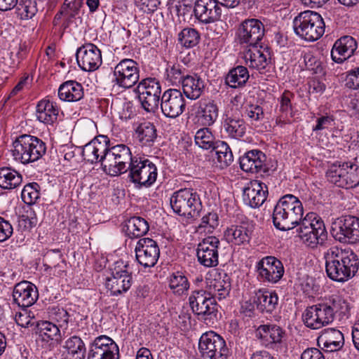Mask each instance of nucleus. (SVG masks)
I'll return each instance as SVG.
<instances>
[{
	"label": "nucleus",
	"instance_id": "obj_7",
	"mask_svg": "<svg viewBox=\"0 0 359 359\" xmlns=\"http://www.w3.org/2000/svg\"><path fill=\"white\" fill-rule=\"evenodd\" d=\"M102 163L103 170L109 175L118 176L129 170L130 164L135 160L130 149L126 144L109 145Z\"/></svg>",
	"mask_w": 359,
	"mask_h": 359
},
{
	"label": "nucleus",
	"instance_id": "obj_55",
	"mask_svg": "<svg viewBox=\"0 0 359 359\" xmlns=\"http://www.w3.org/2000/svg\"><path fill=\"white\" fill-rule=\"evenodd\" d=\"M37 222L38 219L34 211L27 210L25 214L20 217L18 225L20 228L23 230H30L36 226Z\"/></svg>",
	"mask_w": 359,
	"mask_h": 359
},
{
	"label": "nucleus",
	"instance_id": "obj_19",
	"mask_svg": "<svg viewBox=\"0 0 359 359\" xmlns=\"http://www.w3.org/2000/svg\"><path fill=\"white\" fill-rule=\"evenodd\" d=\"M76 57L79 67L85 72H94L102 63L101 50L91 43L79 47L76 50Z\"/></svg>",
	"mask_w": 359,
	"mask_h": 359
},
{
	"label": "nucleus",
	"instance_id": "obj_12",
	"mask_svg": "<svg viewBox=\"0 0 359 359\" xmlns=\"http://www.w3.org/2000/svg\"><path fill=\"white\" fill-rule=\"evenodd\" d=\"M139 79L138 64L132 59H123L114 68L112 82L121 88H130Z\"/></svg>",
	"mask_w": 359,
	"mask_h": 359
},
{
	"label": "nucleus",
	"instance_id": "obj_11",
	"mask_svg": "<svg viewBox=\"0 0 359 359\" xmlns=\"http://www.w3.org/2000/svg\"><path fill=\"white\" fill-rule=\"evenodd\" d=\"M139 100L142 107L147 112L154 111L158 107L161 99V86L154 78H147L142 80L137 87Z\"/></svg>",
	"mask_w": 359,
	"mask_h": 359
},
{
	"label": "nucleus",
	"instance_id": "obj_51",
	"mask_svg": "<svg viewBox=\"0 0 359 359\" xmlns=\"http://www.w3.org/2000/svg\"><path fill=\"white\" fill-rule=\"evenodd\" d=\"M18 14L21 19L28 20L32 18L37 12L35 0H21L18 6Z\"/></svg>",
	"mask_w": 359,
	"mask_h": 359
},
{
	"label": "nucleus",
	"instance_id": "obj_2",
	"mask_svg": "<svg viewBox=\"0 0 359 359\" xmlns=\"http://www.w3.org/2000/svg\"><path fill=\"white\" fill-rule=\"evenodd\" d=\"M327 276L337 282H345L353 277L359 268L357 255L351 250L331 247L324 253Z\"/></svg>",
	"mask_w": 359,
	"mask_h": 359
},
{
	"label": "nucleus",
	"instance_id": "obj_61",
	"mask_svg": "<svg viewBox=\"0 0 359 359\" xmlns=\"http://www.w3.org/2000/svg\"><path fill=\"white\" fill-rule=\"evenodd\" d=\"M13 229L11 223L0 217V242L7 241L13 234Z\"/></svg>",
	"mask_w": 359,
	"mask_h": 359
},
{
	"label": "nucleus",
	"instance_id": "obj_18",
	"mask_svg": "<svg viewBox=\"0 0 359 359\" xmlns=\"http://www.w3.org/2000/svg\"><path fill=\"white\" fill-rule=\"evenodd\" d=\"M185 107V99L180 90L168 89L161 95V108L165 116L175 118L184 112Z\"/></svg>",
	"mask_w": 359,
	"mask_h": 359
},
{
	"label": "nucleus",
	"instance_id": "obj_37",
	"mask_svg": "<svg viewBox=\"0 0 359 359\" xmlns=\"http://www.w3.org/2000/svg\"><path fill=\"white\" fill-rule=\"evenodd\" d=\"M149 229L147 221L140 217L130 218L126 224V233L130 238H136L145 235Z\"/></svg>",
	"mask_w": 359,
	"mask_h": 359
},
{
	"label": "nucleus",
	"instance_id": "obj_47",
	"mask_svg": "<svg viewBox=\"0 0 359 359\" xmlns=\"http://www.w3.org/2000/svg\"><path fill=\"white\" fill-rule=\"evenodd\" d=\"M40 187L36 182L26 184L21 193L22 201L28 205L34 204L40 197Z\"/></svg>",
	"mask_w": 359,
	"mask_h": 359
},
{
	"label": "nucleus",
	"instance_id": "obj_29",
	"mask_svg": "<svg viewBox=\"0 0 359 359\" xmlns=\"http://www.w3.org/2000/svg\"><path fill=\"white\" fill-rule=\"evenodd\" d=\"M260 45L248 48L244 53L245 64L250 68L262 71L266 69L270 62L267 51L261 50Z\"/></svg>",
	"mask_w": 359,
	"mask_h": 359
},
{
	"label": "nucleus",
	"instance_id": "obj_1",
	"mask_svg": "<svg viewBox=\"0 0 359 359\" xmlns=\"http://www.w3.org/2000/svg\"><path fill=\"white\" fill-rule=\"evenodd\" d=\"M348 309V304L344 299L339 295H332L308 306L302 313V320L307 327L318 330L332 323L336 314L346 315Z\"/></svg>",
	"mask_w": 359,
	"mask_h": 359
},
{
	"label": "nucleus",
	"instance_id": "obj_14",
	"mask_svg": "<svg viewBox=\"0 0 359 359\" xmlns=\"http://www.w3.org/2000/svg\"><path fill=\"white\" fill-rule=\"evenodd\" d=\"M128 265L117 262L112 269L111 276L106 280V287L112 295L126 292L131 286L132 276L128 270Z\"/></svg>",
	"mask_w": 359,
	"mask_h": 359
},
{
	"label": "nucleus",
	"instance_id": "obj_8",
	"mask_svg": "<svg viewBox=\"0 0 359 359\" xmlns=\"http://www.w3.org/2000/svg\"><path fill=\"white\" fill-rule=\"evenodd\" d=\"M128 177L136 187H150L156 181V165L144 156H135L129 167Z\"/></svg>",
	"mask_w": 359,
	"mask_h": 359
},
{
	"label": "nucleus",
	"instance_id": "obj_30",
	"mask_svg": "<svg viewBox=\"0 0 359 359\" xmlns=\"http://www.w3.org/2000/svg\"><path fill=\"white\" fill-rule=\"evenodd\" d=\"M83 95L82 85L76 81H65L58 88V97L64 102H77L81 100Z\"/></svg>",
	"mask_w": 359,
	"mask_h": 359
},
{
	"label": "nucleus",
	"instance_id": "obj_16",
	"mask_svg": "<svg viewBox=\"0 0 359 359\" xmlns=\"http://www.w3.org/2000/svg\"><path fill=\"white\" fill-rule=\"evenodd\" d=\"M135 252L137 262L144 268L154 266L160 256L157 243L149 238H140L137 242Z\"/></svg>",
	"mask_w": 359,
	"mask_h": 359
},
{
	"label": "nucleus",
	"instance_id": "obj_49",
	"mask_svg": "<svg viewBox=\"0 0 359 359\" xmlns=\"http://www.w3.org/2000/svg\"><path fill=\"white\" fill-rule=\"evenodd\" d=\"M178 39L184 47L191 48L198 44L200 40V34L194 29L186 28L179 34Z\"/></svg>",
	"mask_w": 359,
	"mask_h": 359
},
{
	"label": "nucleus",
	"instance_id": "obj_27",
	"mask_svg": "<svg viewBox=\"0 0 359 359\" xmlns=\"http://www.w3.org/2000/svg\"><path fill=\"white\" fill-rule=\"evenodd\" d=\"M266 159V155L262 151L251 150L241 157L240 166L246 172L257 173L265 170Z\"/></svg>",
	"mask_w": 359,
	"mask_h": 359
},
{
	"label": "nucleus",
	"instance_id": "obj_40",
	"mask_svg": "<svg viewBox=\"0 0 359 359\" xmlns=\"http://www.w3.org/2000/svg\"><path fill=\"white\" fill-rule=\"evenodd\" d=\"M249 79V73L246 67L238 66L229 71L226 83L231 88H236L243 86Z\"/></svg>",
	"mask_w": 359,
	"mask_h": 359
},
{
	"label": "nucleus",
	"instance_id": "obj_4",
	"mask_svg": "<svg viewBox=\"0 0 359 359\" xmlns=\"http://www.w3.org/2000/svg\"><path fill=\"white\" fill-rule=\"evenodd\" d=\"M14 159L22 164L39 160L46 152V146L41 139L30 135L18 137L13 144Z\"/></svg>",
	"mask_w": 359,
	"mask_h": 359
},
{
	"label": "nucleus",
	"instance_id": "obj_48",
	"mask_svg": "<svg viewBox=\"0 0 359 359\" xmlns=\"http://www.w3.org/2000/svg\"><path fill=\"white\" fill-rule=\"evenodd\" d=\"M203 23H210L217 20L220 15V8L216 0H203Z\"/></svg>",
	"mask_w": 359,
	"mask_h": 359
},
{
	"label": "nucleus",
	"instance_id": "obj_23",
	"mask_svg": "<svg viewBox=\"0 0 359 359\" xmlns=\"http://www.w3.org/2000/svg\"><path fill=\"white\" fill-rule=\"evenodd\" d=\"M224 341L214 332L203 333V359H224Z\"/></svg>",
	"mask_w": 359,
	"mask_h": 359
},
{
	"label": "nucleus",
	"instance_id": "obj_59",
	"mask_svg": "<svg viewBox=\"0 0 359 359\" xmlns=\"http://www.w3.org/2000/svg\"><path fill=\"white\" fill-rule=\"evenodd\" d=\"M83 6V0H65L62 8L66 11V14L71 15L75 18L79 13Z\"/></svg>",
	"mask_w": 359,
	"mask_h": 359
},
{
	"label": "nucleus",
	"instance_id": "obj_45",
	"mask_svg": "<svg viewBox=\"0 0 359 359\" xmlns=\"http://www.w3.org/2000/svg\"><path fill=\"white\" fill-rule=\"evenodd\" d=\"M169 285L172 292L177 295L183 294L189 287L187 278L180 271L171 276Z\"/></svg>",
	"mask_w": 359,
	"mask_h": 359
},
{
	"label": "nucleus",
	"instance_id": "obj_21",
	"mask_svg": "<svg viewBox=\"0 0 359 359\" xmlns=\"http://www.w3.org/2000/svg\"><path fill=\"white\" fill-rule=\"evenodd\" d=\"M109 145V140L107 136L99 135L86 144L82 150V155L87 161L104 163V156L107 154Z\"/></svg>",
	"mask_w": 359,
	"mask_h": 359
},
{
	"label": "nucleus",
	"instance_id": "obj_26",
	"mask_svg": "<svg viewBox=\"0 0 359 359\" xmlns=\"http://www.w3.org/2000/svg\"><path fill=\"white\" fill-rule=\"evenodd\" d=\"M357 48L355 40L350 36H344L335 41L331 50L332 59L341 63L349 58Z\"/></svg>",
	"mask_w": 359,
	"mask_h": 359
},
{
	"label": "nucleus",
	"instance_id": "obj_6",
	"mask_svg": "<svg viewBox=\"0 0 359 359\" xmlns=\"http://www.w3.org/2000/svg\"><path fill=\"white\" fill-rule=\"evenodd\" d=\"M170 203L173 212L180 216L197 219L202 211L200 195L190 189H181L174 192Z\"/></svg>",
	"mask_w": 359,
	"mask_h": 359
},
{
	"label": "nucleus",
	"instance_id": "obj_53",
	"mask_svg": "<svg viewBox=\"0 0 359 359\" xmlns=\"http://www.w3.org/2000/svg\"><path fill=\"white\" fill-rule=\"evenodd\" d=\"M217 208L208 207L207 214L203 216V231L211 232L218 224V215L215 212Z\"/></svg>",
	"mask_w": 359,
	"mask_h": 359
},
{
	"label": "nucleus",
	"instance_id": "obj_56",
	"mask_svg": "<svg viewBox=\"0 0 359 359\" xmlns=\"http://www.w3.org/2000/svg\"><path fill=\"white\" fill-rule=\"evenodd\" d=\"M218 117V107L213 102H210L203 108V125L211 126Z\"/></svg>",
	"mask_w": 359,
	"mask_h": 359
},
{
	"label": "nucleus",
	"instance_id": "obj_25",
	"mask_svg": "<svg viewBox=\"0 0 359 359\" xmlns=\"http://www.w3.org/2000/svg\"><path fill=\"white\" fill-rule=\"evenodd\" d=\"M317 344L326 352L337 351L344 345V335L339 330L327 328L321 331Z\"/></svg>",
	"mask_w": 359,
	"mask_h": 359
},
{
	"label": "nucleus",
	"instance_id": "obj_31",
	"mask_svg": "<svg viewBox=\"0 0 359 359\" xmlns=\"http://www.w3.org/2000/svg\"><path fill=\"white\" fill-rule=\"evenodd\" d=\"M308 222H302L299 224L297 229L298 235L302 243L307 247L315 249L318 245H323L327 240L326 236L322 235L320 237L316 233V231L309 226Z\"/></svg>",
	"mask_w": 359,
	"mask_h": 359
},
{
	"label": "nucleus",
	"instance_id": "obj_36",
	"mask_svg": "<svg viewBox=\"0 0 359 359\" xmlns=\"http://www.w3.org/2000/svg\"><path fill=\"white\" fill-rule=\"evenodd\" d=\"M339 233L344 238L359 241V219L353 216H346L338 224Z\"/></svg>",
	"mask_w": 359,
	"mask_h": 359
},
{
	"label": "nucleus",
	"instance_id": "obj_17",
	"mask_svg": "<svg viewBox=\"0 0 359 359\" xmlns=\"http://www.w3.org/2000/svg\"><path fill=\"white\" fill-rule=\"evenodd\" d=\"M256 268L259 278L269 283H277L284 274L283 264L279 259L272 256L262 258L257 262Z\"/></svg>",
	"mask_w": 359,
	"mask_h": 359
},
{
	"label": "nucleus",
	"instance_id": "obj_43",
	"mask_svg": "<svg viewBox=\"0 0 359 359\" xmlns=\"http://www.w3.org/2000/svg\"><path fill=\"white\" fill-rule=\"evenodd\" d=\"M224 237L227 242L235 245H241L249 241L248 230L245 226L233 225L224 232Z\"/></svg>",
	"mask_w": 359,
	"mask_h": 359
},
{
	"label": "nucleus",
	"instance_id": "obj_60",
	"mask_svg": "<svg viewBox=\"0 0 359 359\" xmlns=\"http://www.w3.org/2000/svg\"><path fill=\"white\" fill-rule=\"evenodd\" d=\"M220 278L219 273L217 271L216 269L210 270L205 276V284L207 290L204 291V294H208L209 295L210 293L212 292V290L214 287V285L217 283L219 279Z\"/></svg>",
	"mask_w": 359,
	"mask_h": 359
},
{
	"label": "nucleus",
	"instance_id": "obj_41",
	"mask_svg": "<svg viewBox=\"0 0 359 359\" xmlns=\"http://www.w3.org/2000/svg\"><path fill=\"white\" fill-rule=\"evenodd\" d=\"M224 127L229 135L233 138H240L245 133V124L239 115L233 114L228 116L224 121Z\"/></svg>",
	"mask_w": 359,
	"mask_h": 359
},
{
	"label": "nucleus",
	"instance_id": "obj_39",
	"mask_svg": "<svg viewBox=\"0 0 359 359\" xmlns=\"http://www.w3.org/2000/svg\"><path fill=\"white\" fill-rule=\"evenodd\" d=\"M189 123L194 125V129H197L195 135V144L199 148H202V128H198L202 125V104L201 101H198L191 107Z\"/></svg>",
	"mask_w": 359,
	"mask_h": 359
},
{
	"label": "nucleus",
	"instance_id": "obj_34",
	"mask_svg": "<svg viewBox=\"0 0 359 359\" xmlns=\"http://www.w3.org/2000/svg\"><path fill=\"white\" fill-rule=\"evenodd\" d=\"M278 297L275 292L266 290H259L255 293V302L262 311L271 313L278 305Z\"/></svg>",
	"mask_w": 359,
	"mask_h": 359
},
{
	"label": "nucleus",
	"instance_id": "obj_62",
	"mask_svg": "<svg viewBox=\"0 0 359 359\" xmlns=\"http://www.w3.org/2000/svg\"><path fill=\"white\" fill-rule=\"evenodd\" d=\"M345 82V85L349 88H359V67L355 69L348 72Z\"/></svg>",
	"mask_w": 359,
	"mask_h": 359
},
{
	"label": "nucleus",
	"instance_id": "obj_44",
	"mask_svg": "<svg viewBox=\"0 0 359 359\" xmlns=\"http://www.w3.org/2000/svg\"><path fill=\"white\" fill-rule=\"evenodd\" d=\"M39 335L43 341H58L60 339V327L55 323L43 321L39 325Z\"/></svg>",
	"mask_w": 359,
	"mask_h": 359
},
{
	"label": "nucleus",
	"instance_id": "obj_63",
	"mask_svg": "<svg viewBox=\"0 0 359 359\" xmlns=\"http://www.w3.org/2000/svg\"><path fill=\"white\" fill-rule=\"evenodd\" d=\"M294 94L288 90H285L280 98V110L283 113H288L292 109L291 100Z\"/></svg>",
	"mask_w": 359,
	"mask_h": 359
},
{
	"label": "nucleus",
	"instance_id": "obj_3",
	"mask_svg": "<svg viewBox=\"0 0 359 359\" xmlns=\"http://www.w3.org/2000/svg\"><path fill=\"white\" fill-rule=\"evenodd\" d=\"M303 214L302 202L296 196L287 194L283 196L276 205L273 222L277 229L288 231L299 225Z\"/></svg>",
	"mask_w": 359,
	"mask_h": 359
},
{
	"label": "nucleus",
	"instance_id": "obj_52",
	"mask_svg": "<svg viewBox=\"0 0 359 359\" xmlns=\"http://www.w3.org/2000/svg\"><path fill=\"white\" fill-rule=\"evenodd\" d=\"M49 314L51 319L57 323V325L59 327L67 329L70 316L65 309L54 306L51 309Z\"/></svg>",
	"mask_w": 359,
	"mask_h": 359
},
{
	"label": "nucleus",
	"instance_id": "obj_35",
	"mask_svg": "<svg viewBox=\"0 0 359 359\" xmlns=\"http://www.w3.org/2000/svg\"><path fill=\"white\" fill-rule=\"evenodd\" d=\"M22 182V175L11 167L0 168V187L4 189H13Z\"/></svg>",
	"mask_w": 359,
	"mask_h": 359
},
{
	"label": "nucleus",
	"instance_id": "obj_24",
	"mask_svg": "<svg viewBox=\"0 0 359 359\" xmlns=\"http://www.w3.org/2000/svg\"><path fill=\"white\" fill-rule=\"evenodd\" d=\"M285 334L282 327L273 324L261 325L255 331L256 337L266 348H273L275 344L281 343Z\"/></svg>",
	"mask_w": 359,
	"mask_h": 359
},
{
	"label": "nucleus",
	"instance_id": "obj_46",
	"mask_svg": "<svg viewBox=\"0 0 359 359\" xmlns=\"http://www.w3.org/2000/svg\"><path fill=\"white\" fill-rule=\"evenodd\" d=\"M308 222L309 226L311 227V229L316 231V233L320 236L323 235L327 237V233L325 229V226L323 219L314 212H309L303 218L302 217L300 223L302 222Z\"/></svg>",
	"mask_w": 359,
	"mask_h": 359
},
{
	"label": "nucleus",
	"instance_id": "obj_64",
	"mask_svg": "<svg viewBox=\"0 0 359 359\" xmlns=\"http://www.w3.org/2000/svg\"><path fill=\"white\" fill-rule=\"evenodd\" d=\"M119 118L128 121L135 116L133 104L130 102H125L118 111Z\"/></svg>",
	"mask_w": 359,
	"mask_h": 359
},
{
	"label": "nucleus",
	"instance_id": "obj_33",
	"mask_svg": "<svg viewBox=\"0 0 359 359\" xmlns=\"http://www.w3.org/2000/svg\"><path fill=\"white\" fill-rule=\"evenodd\" d=\"M219 239L215 236L203 238V266L214 267L218 264Z\"/></svg>",
	"mask_w": 359,
	"mask_h": 359
},
{
	"label": "nucleus",
	"instance_id": "obj_28",
	"mask_svg": "<svg viewBox=\"0 0 359 359\" xmlns=\"http://www.w3.org/2000/svg\"><path fill=\"white\" fill-rule=\"evenodd\" d=\"M133 137L140 147H150L157 138L156 126L149 121L138 123L135 128Z\"/></svg>",
	"mask_w": 359,
	"mask_h": 359
},
{
	"label": "nucleus",
	"instance_id": "obj_22",
	"mask_svg": "<svg viewBox=\"0 0 359 359\" xmlns=\"http://www.w3.org/2000/svg\"><path fill=\"white\" fill-rule=\"evenodd\" d=\"M268 194L267 186L259 181L249 182L243 191L244 203L252 208H259L266 199Z\"/></svg>",
	"mask_w": 359,
	"mask_h": 359
},
{
	"label": "nucleus",
	"instance_id": "obj_58",
	"mask_svg": "<svg viewBox=\"0 0 359 359\" xmlns=\"http://www.w3.org/2000/svg\"><path fill=\"white\" fill-rule=\"evenodd\" d=\"M245 114L252 123L254 122H260L264 118V113L262 107L257 104H251L248 106L245 109Z\"/></svg>",
	"mask_w": 359,
	"mask_h": 359
},
{
	"label": "nucleus",
	"instance_id": "obj_42",
	"mask_svg": "<svg viewBox=\"0 0 359 359\" xmlns=\"http://www.w3.org/2000/svg\"><path fill=\"white\" fill-rule=\"evenodd\" d=\"M201 83L198 75L186 76L182 83L184 93L191 100L198 99L202 93Z\"/></svg>",
	"mask_w": 359,
	"mask_h": 359
},
{
	"label": "nucleus",
	"instance_id": "obj_13",
	"mask_svg": "<svg viewBox=\"0 0 359 359\" xmlns=\"http://www.w3.org/2000/svg\"><path fill=\"white\" fill-rule=\"evenodd\" d=\"M117 344L107 335L97 337L90 344L87 359H119Z\"/></svg>",
	"mask_w": 359,
	"mask_h": 359
},
{
	"label": "nucleus",
	"instance_id": "obj_10",
	"mask_svg": "<svg viewBox=\"0 0 359 359\" xmlns=\"http://www.w3.org/2000/svg\"><path fill=\"white\" fill-rule=\"evenodd\" d=\"M208 144L203 141V168L215 170L228 167L233 161L232 152L225 142Z\"/></svg>",
	"mask_w": 359,
	"mask_h": 359
},
{
	"label": "nucleus",
	"instance_id": "obj_9",
	"mask_svg": "<svg viewBox=\"0 0 359 359\" xmlns=\"http://www.w3.org/2000/svg\"><path fill=\"white\" fill-rule=\"evenodd\" d=\"M327 180L339 187L351 189L359 184V167L351 162H335L326 172Z\"/></svg>",
	"mask_w": 359,
	"mask_h": 359
},
{
	"label": "nucleus",
	"instance_id": "obj_54",
	"mask_svg": "<svg viewBox=\"0 0 359 359\" xmlns=\"http://www.w3.org/2000/svg\"><path fill=\"white\" fill-rule=\"evenodd\" d=\"M205 198L207 200L206 204L210 208H217L219 194L217 187L214 183L210 181L205 182Z\"/></svg>",
	"mask_w": 359,
	"mask_h": 359
},
{
	"label": "nucleus",
	"instance_id": "obj_50",
	"mask_svg": "<svg viewBox=\"0 0 359 359\" xmlns=\"http://www.w3.org/2000/svg\"><path fill=\"white\" fill-rule=\"evenodd\" d=\"M180 64H168L166 67V79L172 85L183 83L184 74Z\"/></svg>",
	"mask_w": 359,
	"mask_h": 359
},
{
	"label": "nucleus",
	"instance_id": "obj_38",
	"mask_svg": "<svg viewBox=\"0 0 359 359\" xmlns=\"http://www.w3.org/2000/svg\"><path fill=\"white\" fill-rule=\"evenodd\" d=\"M69 359H85L86 348L83 340L78 336L74 335L67 339L64 345Z\"/></svg>",
	"mask_w": 359,
	"mask_h": 359
},
{
	"label": "nucleus",
	"instance_id": "obj_32",
	"mask_svg": "<svg viewBox=\"0 0 359 359\" xmlns=\"http://www.w3.org/2000/svg\"><path fill=\"white\" fill-rule=\"evenodd\" d=\"M58 108L49 100H42L36 106V116L37 119L46 124H52L57 118Z\"/></svg>",
	"mask_w": 359,
	"mask_h": 359
},
{
	"label": "nucleus",
	"instance_id": "obj_5",
	"mask_svg": "<svg viewBox=\"0 0 359 359\" xmlns=\"http://www.w3.org/2000/svg\"><path fill=\"white\" fill-rule=\"evenodd\" d=\"M325 22L320 14L312 11L300 13L293 20L295 34L307 41H315L325 33Z\"/></svg>",
	"mask_w": 359,
	"mask_h": 359
},
{
	"label": "nucleus",
	"instance_id": "obj_20",
	"mask_svg": "<svg viewBox=\"0 0 359 359\" xmlns=\"http://www.w3.org/2000/svg\"><path fill=\"white\" fill-rule=\"evenodd\" d=\"M39 298L37 287L29 281L17 283L13 290V302L23 309L32 306Z\"/></svg>",
	"mask_w": 359,
	"mask_h": 359
},
{
	"label": "nucleus",
	"instance_id": "obj_15",
	"mask_svg": "<svg viewBox=\"0 0 359 359\" xmlns=\"http://www.w3.org/2000/svg\"><path fill=\"white\" fill-rule=\"evenodd\" d=\"M264 35V27L257 19H248L243 21L238 30V38L241 44L248 48L260 44Z\"/></svg>",
	"mask_w": 359,
	"mask_h": 359
},
{
	"label": "nucleus",
	"instance_id": "obj_57",
	"mask_svg": "<svg viewBox=\"0 0 359 359\" xmlns=\"http://www.w3.org/2000/svg\"><path fill=\"white\" fill-rule=\"evenodd\" d=\"M302 57L306 69L314 74L321 73L323 70L321 62L311 52L304 53Z\"/></svg>",
	"mask_w": 359,
	"mask_h": 359
}]
</instances>
